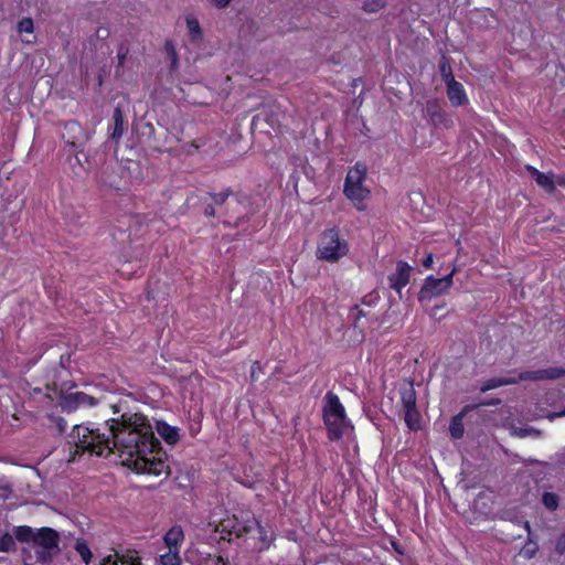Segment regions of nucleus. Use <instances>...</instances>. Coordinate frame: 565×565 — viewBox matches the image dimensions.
<instances>
[{
	"label": "nucleus",
	"mask_w": 565,
	"mask_h": 565,
	"mask_svg": "<svg viewBox=\"0 0 565 565\" xmlns=\"http://www.w3.org/2000/svg\"><path fill=\"white\" fill-rule=\"evenodd\" d=\"M124 134V118L122 113L119 108H116L114 111V130L111 132V137L114 139H119Z\"/></svg>",
	"instance_id": "nucleus-19"
},
{
	"label": "nucleus",
	"mask_w": 565,
	"mask_h": 565,
	"mask_svg": "<svg viewBox=\"0 0 565 565\" xmlns=\"http://www.w3.org/2000/svg\"><path fill=\"white\" fill-rule=\"evenodd\" d=\"M164 543L169 550H178L184 541V533L181 526L174 525L172 526L167 534L164 535Z\"/></svg>",
	"instance_id": "nucleus-16"
},
{
	"label": "nucleus",
	"mask_w": 565,
	"mask_h": 565,
	"mask_svg": "<svg viewBox=\"0 0 565 565\" xmlns=\"http://www.w3.org/2000/svg\"><path fill=\"white\" fill-rule=\"evenodd\" d=\"M555 551L562 555L565 552V532L557 539Z\"/></svg>",
	"instance_id": "nucleus-30"
},
{
	"label": "nucleus",
	"mask_w": 565,
	"mask_h": 565,
	"mask_svg": "<svg viewBox=\"0 0 565 565\" xmlns=\"http://www.w3.org/2000/svg\"><path fill=\"white\" fill-rule=\"evenodd\" d=\"M117 56H118L119 63L121 64L124 62V60H125L126 54L125 53H118Z\"/></svg>",
	"instance_id": "nucleus-34"
},
{
	"label": "nucleus",
	"mask_w": 565,
	"mask_h": 565,
	"mask_svg": "<svg viewBox=\"0 0 565 565\" xmlns=\"http://www.w3.org/2000/svg\"><path fill=\"white\" fill-rule=\"evenodd\" d=\"M449 431L450 435L454 438H460L463 435V424L461 416H456L452 418L450 425H449Z\"/></svg>",
	"instance_id": "nucleus-24"
},
{
	"label": "nucleus",
	"mask_w": 565,
	"mask_h": 565,
	"mask_svg": "<svg viewBox=\"0 0 565 565\" xmlns=\"http://www.w3.org/2000/svg\"><path fill=\"white\" fill-rule=\"evenodd\" d=\"M411 266L405 262H399L396 271L390 277V285L393 289L401 291L409 282Z\"/></svg>",
	"instance_id": "nucleus-11"
},
{
	"label": "nucleus",
	"mask_w": 565,
	"mask_h": 565,
	"mask_svg": "<svg viewBox=\"0 0 565 565\" xmlns=\"http://www.w3.org/2000/svg\"><path fill=\"white\" fill-rule=\"evenodd\" d=\"M13 534L17 537L18 541L21 542H33L36 532L26 525L17 526L13 530Z\"/></svg>",
	"instance_id": "nucleus-18"
},
{
	"label": "nucleus",
	"mask_w": 565,
	"mask_h": 565,
	"mask_svg": "<svg viewBox=\"0 0 565 565\" xmlns=\"http://www.w3.org/2000/svg\"><path fill=\"white\" fill-rule=\"evenodd\" d=\"M387 0H364L363 10L369 13L379 12L386 6Z\"/></svg>",
	"instance_id": "nucleus-23"
},
{
	"label": "nucleus",
	"mask_w": 565,
	"mask_h": 565,
	"mask_svg": "<svg viewBox=\"0 0 565 565\" xmlns=\"http://www.w3.org/2000/svg\"><path fill=\"white\" fill-rule=\"evenodd\" d=\"M426 117L429 118L431 124L436 127L450 128L452 120L441 110L438 104L427 103L425 109Z\"/></svg>",
	"instance_id": "nucleus-10"
},
{
	"label": "nucleus",
	"mask_w": 565,
	"mask_h": 565,
	"mask_svg": "<svg viewBox=\"0 0 565 565\" xmlns=\"http://www.w3.org/2000/svg\"><path fill=\"white\" fill-rule=\"evenodd\" d=\"M404 419L409 429H419L420 414L417 411L416 406L404 408Z\"/></svg>",
	"instance_id": "nucleus-17"
},
{
	"label": "nucleus",
	"mask_w": 565,
	"mask_h": 565,
	"mask_svg": "<svg viewBox=\"0 0 565 565\" xmlns=\"http://www.w3.org/2000/svg\"><path fill=\"white\" fill-rule=\"evenodd\" d=\"M33 543L36 545L38 556L46 561L57 551L58 537L55 531L49 527H43L36 531Z\"/></svg>",
	"instance_id": "nucleus-8"
},
{
	"label": "nucleus",
	"mask_w": 565,
	"mask_h": 565,
	"mask_svg": "<svg viewBox=\"0 0 565 565\" xmlns=\"http://www.w3.org/2000/svg\"><path fill=\"white\" fill-rule=\"evenodd\" d=\"M403 409L416 406V394L412 386L404 388L401 393Z\"/></svg>",
	"instance_id": "nucleus-20"
},
{
	"label": "nucleus",
	"mask_w": 565,
	"mask_h": 565,
	"mask_svg": "<svg viewBox=\"0 0 565 565\" xmlns=\"http://www.w3.org/2000/svg\"><path fill=\"white\" fill-rule=\"evenodd\" d=\"M440 75L446 84L456 81L452 75L450 63L446 57H441L439 63Z\"/></svg>",
	"instance_id": "nucleus-22"
},
{
	"label": "nucleus",
	"mask_w": 565,
	"mask_h": 565,
	"mask_svg": "<svg viewBox=\"0 0 565 565\" xmlns=\"http://www.w3.org/2000/svg\"><path fill=\"white\" fill-rule=\"evenodd\" d=\"M527 170L535 179L536 183L546 192L552 193L555 190L554 175L551 173H542L534 167L527 166Z\"/></svg>",
	"instance_id": "nucleus-15"
},
{
	"label": "nucleus",
	"mask_w": 565,
	"mask_h": 565,
	"mask_svg": "<svg viewBox=\"0 0 565 565\" xmlns=\"http://www.w3.org/2000/svg\"><path fill=\"white\" fill-rule=\"evenodd\" d=\"M565 375V369L562 367H548L537 371H526L520 373L518 379L512 377H497L487 381L482 386L481 391L486 392L499 386L509 385L518 381H542V380H554Z\"/></svg>",
	"instance_id": "nucleus-5"
},
{
	"label": "nucleus",
	"mask_w": 565,
	"mask_h": 565,
	"mask_svg": "<svg viewBox=\"0 0 565 565\" xmlns=\"http://www.w3.org/2000/svg\"><path fill=\"white\" fill-rule=\"evenodd\" d=\"M109 406L114 408V413H118V412H119V411L116 408V406H115V405L109 404Z\"/></svg>",
	"instance_id": "nucleus-36"
},
{
	"label": "nucleus",
	"mask_w": 565,
	"mask_h": 565,
	"mask_svg": "<svg viewBox=\"0 0 565 565\" xmlns=\"http://www.w3.org/2000/svg\"><path fill=\"white\" fill-rule=\"evenodd\" d=\"M348 253L349 244L347 239L340 236L338 230L330 228L322 232L316 250L318 259L328 263H337L345 257Z\"/></svg>",
	"instance_id": "nucleus-4"
},
{
	"label": "nucleus",
	"mask_w": 565,
	"mask_h": 565,
	"mask_svg": "<svg viewBox=\"0 0 565 565\" xmlns=\"http://www.w3.org/2000/svg\"><path fill=\"white\" fill-rule=\"evenodd\" d=\"M564 415H565V411L561 412V413H557V414H552V415H550V418L553 419V418H555L557 416H564Z\"/></svg>",
	"instance_id": "nucleus-35"
},
{
	"label": "nucleus",
	"mask_w": 565,
	"mask_h": 565,
	"mask_svg": "<svg viewBox=\"0 0 565 565\" xmlns=\"http://www.w3.org/2000/svg\"><path fill=\"white\" fill-rule=\"evenodd\" d=\"M456 273L457 267L454 266L450 274L444 278L437 279L434 276H428L419 291V300H431L433 298L447 294L452 286V277Z\"/></svg>",
	"instance_id": "nucleus-7"
},
{
	"label": "nucleus",
	"mask_w": 565,
	"mask_h": 565,
	"mask_svg": "<svg viewBox=\"0 0 565 565\" xmlns=\"http://www.w3.org/2000/svg\"><path fill=\"white\" fill-rule=\"evenodd\" d=\"M323 419L331 439H339L352 429L344 406L333 393H327L324 397Z\"/></svg>",
	"instance_id": "nucleus-2"
},
{
	"label": "nucleus",
	"mask_w": 565,
	"mask_h": 565,
	"mask_svg": "<svg viewBox=\"0 0 565 565\" xmlns=\"http://www.w3.org/2000/svg\"><path fill=\"white\" fill-rule=\"evenodd\" d=\"M367 168L363 163H355L347 173L343 193L353 205L360 210H365V201L370 198L371 191L365 184Z\"/></svg>",
	"instance_id": "nucleus-3"
},
{
	"label": "nucleus",
	"mask_w": 565,
	"mask_h": 565,
	"mask_svg": "<svg viewBox=\"0 0 565 565\" xmlns=\"http://www.w3.org/2000/svg\"><path fill=\"white\" fill-rule=\"evenodd\" d=\"M14 546V539L10 533L0 534V552L12 551Z\"/></svg>",
	"instance_id": "nucleus-25"
},
{
	"label": "nucleus",
	"mask_w": 565,
	"mask_h": 565,
	"mask_svg": "<svg viewBox=\"0 0 565 565\" xmlns=\"http://www.w3.org/2000/svg\"><path fill=\"white\" fill-rule=\"evenodd\" d=\"M159 436L168 444L175 445L180 440V430L175 426H171L166 422L159 420L156 424Z\"/></svg>",
	"instance_id": "nucleus-13"
},
{
	"label": "nucleus",
	"mask_w": 565,
	"mask_h": 565,
	"mask_svg": "<svg viewBox=\"0 0 565 565\" xmlns=\"http://www.w3.org/2000/svg\"><path fill=\"white\" fill-rule=\"evenodd\" d=\"M75 550L77 551V553L79 554L82 559L86 564H88L90 558H92V552H90L89 547L86 545V543L77 542L76 545H75Z\"/></svg>",
	"instance_id": "nucleus-26"
},
{
	"label": "nucleus",
	"mask_w": 565,
	"mask_h": 565,
	"mask_svg": "<svg viewBox=\"0 0 565 565\" xmlns=\"http://www.w3.org/2000/svg\"><path fill=\"white\" fill-rule=\"evenodd\" d=\"M67 129H70L71 131H75V130H78L79 127L75 124V122H71L66 126Z\"/></svg>",
	"instance_id": "nucleus-33"
},
{
	"label": "nucleus",
	"mask_w": 565,
	"mask_h": 565,
	"mask_svg": "<svg viewBox=\"0 0 565 565\" xmlns=\"http://www.w3.org/2000/svg\"><path fill=\"white\" fill-rule=\"evenodd\" d=\"M18 31L20 33H32L34 31L33 20L31 18H23L18 23Z\"/></svg>",
	"instance_id": "nucleus-27"
},
{
	"label": "nucleus",
	"mask_w": 565,
	"mask_h": 565,
	"mask_svg": "<svg viewBox=\"0 0 565 565\" xmlns=\"http://www.w3.org/2000/svg\"><path fill=\"white\" fill-rule=\"evenodd\" d=\"M71 443L75 455L108 456L114 452L122 466L137 473L161 476L169 470L152 427L141 414H124L120 420L113 418L105 431L77 425L71 433Z\"/></svg>",
	"instance_id": "nucleus-1"
},
{
	"label": "nucleus",
	"mask_w": 565,
	"mask_h": 565,
	"mask_svg": "<svg viewBox=\"0 0 565 565\" xmlns=\"http://www.w3.org/2000/svg\"><path fill=\"white\" fill-rule=\"evenodd\" d=\"M2 491H3V494L2 495H6V493L9 491V489L7 487H3L2 488Z\"/></svg>",
	"instance_id": "nucleus-37"
},
{
	"label": "nucleus",
	"mask_w": 565,
	"mask_h": 565,
	"mask_svg": "<svg viewBox=\"0 0 565 565\" xmlns=\"http://www.w3.org/2000/svg\"><path fill=\"white\" fill-rule=\"evenodd\" d=\"M447 96L454 106H463L468 103L466 90L457 81L446 84Z\"/></svg>",
	"instance_id": "nucleus-12"
},
{
	"label": "nucleus",
	"mask_w": 565,
	"mask_h": 565,
	"mask_svg": "<svg viewBox=\"0 0 565 565\" xmlns=\"http://www.w3.org/2000/svg\"><path fill=\"white\" fill-rule=\"evenodd\" d=\"M222 526L224 530L228 529L230 533H235L236 536H242L244 533H252L254 537L259 540V548L266 547L271 539V532L262 526L254 519L247 520L245 524L238 522L232 524V521L227 520L222 523Z\"/></svg>",
	"instance_id": "nucleus-6"
},
{
	"label": "nucleus",
	"mask_w": 565,
	"mask_h": 565,
	"mask_svg": "<svg viewBox=\"0 0 565 565\" xmlns=\"http://www.w3.org/2000/svg\"><path fill=\"white\" fill-rule=\"evenodd\" d=\"M554 180H555V186L556 185L565 186V177L564 175H556V177H554Z\"/></svg>",
	"instance_id": "nucleus-31"
},
{
	"label": "nucleus",
	"mask_w": 565,
	"mask_h": 565,
	"mask_svg": "<svg viewBox=\"0 0 565 565\" xmlns=\"http://www.w3.org/2000/svg\"><path fill=\"white\" fill-rule=\"evenodd\" d=\"M543 503L547 509L555 510L558 505V499L555 494L546 492L543 494Z\"/></svg>",
	"instance_id": "nucleus-28"
},
{
	"label": "nucleus",
	"mask_w": 565,
	"mask_h": 565,
	"mask_svg": "<svg viewBox=\"0 0 565 565\" xmlns=\"http://www.w3.org/2000/svg\"><path fill=\"white\" fill-rule=\"evenodd\" d=\"M178 550H169L167 553L160 555L162 565H180L181 557Z\"/></svg>",
	"instance_id": "nucleus-21"
},
{
	"label": "nucleus",
	"mask_w": 565,
	"mask_h": 565,
	"mask_svg": "<svg viewBox=\"0 0 565 565\" xmlns=\"http://www.w3.org/2000/svg\"><path fill=\"white\" fill-rule=\"evenodd\" d=\"M423 265L427 268L431 267L433 265V254H428L426 259L423 262Z\"/></svg>",
	"instance_id": "nucleus-32"
},
{
	"label": "nucleus",
	"mask_w": 565,
	"mask_h": 565,
	"mask_svg": "<svg viewBox=\"0 0 565 565\" xmlns=\"http://www.w3.org/2000/svg\"><path fill=\"white\" fill-rule=\"evenodd\" d=\"M215 9H226L233 0H205Z\"/></svg>",
	"instance_id": "nucleus-29"
},
{
	"label": "nucleus",
	"mask_w": 565,
	"mask_h": 565,
	"mask_svg": "<svg viewBox=\"0 0 565 565\" xmlns=\"http://www.w3.org/2000/svg\"><path fill=\"white\" fill-rule=\"evenodd\" d=\"M96 388L89 387L88 392H75L67 396V402L72 403L75 407H93L103 403L106 399L105 394H96Z\"/></svg>",
	"instance_id": "nucleus-9"
},
{
	"label": "nucleus",
	"mask_w": 565,
	"mask_h": 565,
	"mask_svg": "<svg viewBox=\"0 0 565 565\" xmlns=\"http://www.w3.org/2000/svg\"><path fill=\"white\" fill-rule=\"evenodd\" d=\"M185 26L191 43H200L203 40V30L199 19L193 14L185 15Z\"/></svg>",
	"instance_id": "nucleus-14"
}]
</instances>
